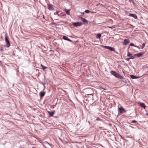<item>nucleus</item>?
<instances>
[{
  "label": "nucleus",
  "instance_id": "obj_21",
  "mask_svg": "<svg viewBox=\"0 0 148 148\" xmlns=\"http://www.w3.org/2000/svg\"><path fill=\"white\" fill-rule=\"evenodd\" d=\"M130 46H134L138 48L139 49H140V48L138 46H136L133 43H132L130 44Z\"/></svg>",
  "mask_w": 148,
  "mask_h": 148
},
{
  "label": "nucleus",
  "instance_id": "obj_16",
  "mask_svg": "<svg viewBox=\"0 0 148 148\" xmlns=\"http://www.w3.org/2000/svg\"><path fill=\"white\" fill-rule=\"evenodd\" d=\"M130 16L134 17L135 19H137V16L136 14H130Z\"/></svg>",
  "mask_w": 148,
  "mask_h": 148
},
{
  "label": "nucleus",
  "instance_id": "obj_9",
  "mask_svg": "<svg viewBox=\"0 0 148 148\" xmlns=\"http://www.w3.org/2000/svg\"><path fill=\"white\" fill-rule=\"evenodd\" d=\"M130 42V41L128 39H125L124 40L123 43V45H126Z\"/></svg>",
  "mask_w": 148,
  "mask_h": 148
},
{
  "label": "nucleus",
  "instance_id": "obj_25",
  "mask_svg": "<svg viewBox=\"0 0 148 148\" xmlns=\"http://www.w3.org/2000/svg\"><path fill=\"white\" fill-rule=\"evenodd\" d=\"M131 122L132 123H135L137 122L136 120H132L131 121Z\"/></svg>",
  "mask_w": 148,
  "mask_h": 148
},
{
  "label": "nucleus",
  "instance_id": "obj_5",
  "mask_svg": "<svg viewBox=\"0 0 148 148\" xmlns=\"http://www.w3.org/2000/svg\"><path fill=\"white\" fill-rule=\"evenodd\" d=\"M5 39L7 44L6 47H9L10 46V43L6 34L5 35Z\"/></svg>",
  "mask_w": 148,
  "mask_h": 148
},
{
  "label": "nucleus",
  "instance_id": "obj_20",
  "mask_svg": "<svg viewBox=\"0 0 148 148\" xmlns=\"http://www.w3.org/2000/svg\"><path fill=\"white\" fill-rule=\"evenodd\" d=\"M109 50H110V51H113L115 52H116L115 51V50L114 48L113 47H110Z\"/></svg>",
  "mask_w": 148,
  "mask_h": 148
},
{
  "label": "nucleus",
  "instance_id": "obj_40",
  "mask_svg": "<svg viewBox=\"0 0 148 148\" xmlns=\"http://www.w3.org/2000/svg\"><path fill=\"white\" fill-rule=\"evenodd\" d=\"M147 115H148V113H147Z\"/></svg>",
  "mask_w": 148,
  "mask_h": 148
},
{
  "label": "nucleus",
  "instance_id": "obj_31",
  "mask_svg": "<svg viewBox=\"0 0 148 148\" xmlns=\"http://www.w3.org/2000/svg\"><path fill=\"white\" fill-rule=\"evenodd\" d=\"M129 1H130V2H131V1H132V3H134V2L133 1H132V0H129Z\"/></svg>",
  "mask_w": 148,
  "mask_h": 148
},
{
  "label": "nucleus",
  "instance_id": "obj_23",
  "mask_svg": "<svg viewBox=\"0 0 148 148\" xmlns=\"http://www.w3.org/2000/svg\"><path fill=\"white\" fill-rule=\"evenodd\" d=\"M57 103V102H56V104L55 105H51L50 106V108H54L56 105Z\"/></svg>",
  "mask_w": 148,
  "mask_h": 148
},
{
  "label": "nucleus",
  "instance_id": "obj_39",
  "mask_svg": "<svg viewBox=\"0 0 148 148\" xmlns=\"http://www.w3.org/2000/svg\"><path fill=\"white\" fill-rule=\"evenodd\" d=\"M103 89L105 90V89L104 88H103Z\"/></svg>",
  "mask_w": 148,
  "mask_h": 148
},
{
  "label": "nucleus",
  "instance_id": "obj_41",
  "mask_svg": "<svg viewBox=\"0 0 148 148\" xmlns=\"http://www.w3.org/2000/svg\"><path fill=\"white\" fill-rule=\"evenodd\" d=\"M0 63H1V61H0Z\"/></svg>",
  "mask_w": 148,
  "mask_h": 148
},
{
  "label": "nucleus",
  "instance_id": "obj_38",
  "mask_svg": "<svg viewBox=\"0 0 148 148\" xmlns=\"http://www.w3.org/2000/svg\"><path fill=\"white\" fill-rule=\"evenodd\" d=\"M81 104L82 105V102H81Z\"/></svg>",
  "mask_w": 148,
  "mask_h": 148
},
{
  "label": "nucleus",
  "instance_id": "obj_30",
  "mask_svg": "<svg viewBox=\"0 0 148 148\" xmlns=\"http://www.w3.org/2000/svg\"><path fill=\"white\" fill-rule=\"evenodd\" d=\"M59 11H57L56 12H55L54 13V14H58V13H59Z\"/></svg>",
  "mask_w": 148,
  "mask_h": 148
},
{
  "label": "nucleus",
  "instance_id": "obj_3",
  "mask_svg": "<svg viewBox=\"0 0 148 148\" xmlns=\"http://www.w3.org/2000/svg\"><path fill=\"white\" fill-rule=\"evenodd\" d=\"M86 93L88 95L91 96V97L93 98V95H94V92L92 89H89L87 90Z\"/></svg>",
  "mask_w": 148,
  "mask_h": 148
},
{
  "label": "nucleus",
  "instance_id": "obj_1",
  "mask_svg": "<svg viewBox=\"0 0 148 148\" xmlns=\"http://www.w3.org/2000/svg\"><path fill=\"white\" fill-rule=\"evenodd\" d=\"M110 73L116 77L120 79H123L124 78L123 77L121 76L120 74L117 73L115 71H110Z\"/></svg>",
  "mask_w": 148,
  "mask_h": 148
},
{
  "label": "nucleus",
  "instance_id": "obj_6",
  "mask_svg": "<svg viewBox=\"0 0 148 148\" xmlns=\"http://www.w3.org/2000/svg\"><path fill=\"white\" fill-rule=\"evenodd\" d=\"M82 24L83 23H82L80 22H77L74 23L73 24V25L74 27H77V26H80L82 25Z\"/></svg>",
  "mask_w": 148,
  "mask_h": 148
},
{
  "label": "nucleus",
  "instance_id": "obj_33",
  "mask_svg": "<svg viewBox=\"0 0 148 148\" xmlns=\"http://www.w3.org/2000/svg\"><path fill=\"white\" fill-rule=\"evenodd\" d=\"M84 12H82V15H84Z\"/></svg>",
  "mask_w": 148,
  "mask_h": 148
},
{
  "label": "nucleus",
  "instance_id": "obj_17",
  "mask_svg": "<svg viewBox=\"0 0 148 148\" xmlns=\"http://www.w3.org/2000/svg\"><path fill=\"white\" fill-rule=\"evenodd\" d=\"M45 95V93L44 92L41 91L40 93V95L41 98L43 97Z\"/></svg>",
  "mask_w": 148,
  "mask_h": 148
},
{
  "label": "nucleus",
  "instance_id": "obj_43",
  "mask_svg": "<svg viewBox=\"0 0 148 148\" xmlns=\"http://www.w3.org/2000/svg\"><path fill=\"white\" fill-rule=\"evenodd\" d=\"M45 148H46L45 147Z\"/></svg>",
  "mask_w": 148,
  "mask_h": 148
},
{
  "label": "nucleus",
  "instance_id": "obj_32",
  "mask_svg": "<svg viewBox=\"0 0 148 148\" xmlns=\"http://www.w3.org/2000/svg\"><path fill=\"white\" fill-rule=\"evenodd\" d=\"M109 27L110 28H111V29H112V27Z\"/></svg>",
  "mask_w": 148,
  "mask_h": 148
},
{
  "label": "nucleus",
  "instance_id": "obj_36",
  "mask_svg": "<svg viewBox=\"0 0 148 148\" xmlns=\"http://www.w3.org/2000/svg\"><path fill=\"white\" fill-rule=\"evenodd\" d=\"M38 112H40L39 111H38V112H37V113H38Z\"/></svg>",
  "mask_w": 148,
  "mask_h": 148
},
{
  "label": "nucleus",
  "instance_id": "obj_34",
  "mask_svg": "<svg viewBox=\"0 0 148 148\" xmlns=\"http://www.w3.org/2000/svg\"><path fill=\"white\" fill-rule=\"evenodd\" d=\"M91 12V13H94V12Z\"/></svg>",
  "mask_w": 148,
  "mask_h": 148
},
{
  "label": "nucleus",
  "instance_id": "obj_35",
  "mask_svg": "<svg viewBox=\"0 0 148 148\" xmlns=\"http://www.w3.org/2000/svg\"><path fill=\"white\" fill-rule=\"evenodd\" d=\"M47 144H48L49 145H50V144H49V143H47Z\"/></svg>",
  "mask_w": 148,
  "mask_h": 148
},
{
  "label": "nucleus",
  "instance_id": "obj_18",
  "mask_svg": "<svg viewBox=\"0 0 148 148\" xmlns=\"http://www.w3.org/2000/svg\"><path fill=\"white\" fill-rule=\"evenodd\" d=\"M65 11L66 12V14L68 15H69L70 14V10H67L66 9L65 10Z\"/></svg>",
  "mask_w": 148,
  "mask_h": 148
},
{
  "label": "nucleus",
  "instance_id": "obj_8",
  "mask_svg": "<svg viewBox=\"0 0 148 148\" xmlns=\"http://www.w3.org/2000/svg\"><path fill=\"white\" fill-rule=\"evenodd\" d=\"M47 7L48 8V9L49 10H54V8L53 7V5L51 4H48L47 5Z\"/></svg>",
  "mask_w": 148,
  "mask_h": 148
},
{
  "label": "nucleus",
  "instance_id": "obj_42",
  "mask_svg": "<svg viewBox=\"0 0 148 148\" xmlns=\"http://www.w3.org/2000/svg\"><path fill=\"white\" fill-rule=\"evenodd\" d=\"M147 73H148V71L147 72Z\"/></svg>",
  "mask_w": 148,
  "mask_h": 148
},
{
  "label": "nucleus",
  "instance_id": "obj_22",
  "mask_svg": "<svg viewBox=\"0 0 148 148\" xmlns=\"http://www.w3.org/2000/svg\"><path fill=\"white\" fill-rule=\"evenodd\" d=\"M102 47H104V48H105L106 49H109V50L110 48V46H102Z\"/></svg>",
  "mask_w": 148,
  "mask_h": 148
},
{
  "label": "nucleus",
  "instance_id": "obj_12",
  "mask_svg": "<svg viewBox=\"0 0 148 148\" xmlns=\"http://www.w3.org/2000/svg\"><path fill=\"white\" fill-rule=\"evenodd\" d=\"M63 38L65 40H66L68 41H69L72 42V41L71 40H70V39L67 36H63Z\"/></svg>",
  "mask_w": 148,
  "mask_h": 148
},
{
  "label": "nucleus",
  "instance_id": "obj_27",
  "mask_svg": "<svg viewBox=\"0 0 148 148\" xmlns=\"http://www.w3.org/2000/svg\"><path fill=\"white\" fill-rule=\"evenodd\" d=\"M145 43H143L142 44V47H141V49H143L144 47H145Z\"/></svg>",
  "mask_w": 148,
  "mask_h": 148
},
{
  "label": "nucleus",
  "instance_id": "obj_14",
  "mask_svg": "<svg viewBox=\"0 0 148 148\" xmlns=\"http://www.w3.org/2000/svg\"><path fill=\"white\" fill-rule=\"evenodd\" d=\"M47 67L44 66L42 64H41L40 65V68L41 69H42L44 71L45 69H47Z\"/></svg>",
  "mask_w": 148,
  "mask_h": 148
},
{
  "label": "nucleus",
  "instance_id": "obj_19",
  "mask_svg": "<svg viewBox=\"0 0 148 148\" xmlns=\"http://www.w3.org/2000/svg\"><path fill=\"white\" fill-rule=\"evenodd\" d=\"M101 36V34L99 33L97 34L96 38H100Z\"/></svg>",
  "mask_w": 148,
  "mask_h": 148
},
{
  "label": "nucleus",
  "instance_id": "obj_7",
  "mask_svg": "<svg viewBox=\"0 0 148 148\" xmlns=\"http://www.w3.org/2000/svg\"><path fill=\"white\" fill-rule=\"evenodd\" d=\"M127 56H129L130 57V58H127L126 59V60L127 61H129V60L130 59H133V58H131V56H134V55L133 56H132V54H131V53H130L128 51V53H127Z\"/></svg>",
  "mask_w": 148,
  "mask_h": 148
},
{
  "label": "nucleus",
  "instance_id": "obj_11",
  "mask_svg": "<svg viewBox=\"0 0 148 148\" xmlns=\"http://www.w3.org/2000/svg\"><path fill=\"white\" fill-rule=\"evenodd\" d=\"M37 102V104L40 107H41L42 106H45V102Z\"/></svg>",
  "mask_w": 148,
  "mask_h": 148
},
{
  "label": "nucleus",
  "instance_id": "obj_28",
  "mask_svg": "<svg viewBox=\"0 0 148 148\" xmlns=\"http://www.w3.org/2000/svg\"><path fill=\"white\" fill-rule=\"evenodd\" d=\"M85 12H86V13H89L90 12L89 11V10H86L85 11Z\"/></svg>",
  "mask_w": 148,
  "mask_h": 148
},
{
  "label": "nucleus",
  "instance_id": "obj_26",
  "mask_svg": "<svg viewBox=\"0 0 148 148\" xmlns=\"http://www.w3.org/2000/svg\"><path fill=\"white\" fill-rule=\"evenodd\" d=\"M79 18H80V19L81 20V21H83L84 19H85V18L81 16L79 17Z\"/></svg>",
  "mask_w": 148,
  "mask_h": 148
},
{
  "label": "nucleus",
  "instance_id": "obj_15",
  "mask_svg": "<svg viewBox=\"0 0 148 148\" xmlns=\"http://www.w3.org/2000/svg\"><path fill=\"white\" fill-rule=\"evenodd\" d=\"M130 77L132 79H138L140 77H137L134 75H130Z\"/></svg>",
  "mask_w": 148,
  "mask_h": 148
},
{
  "label": "nucleus",
  "instance_id": "obj_4",
  "mask_svg": "<svg viewBox=\"0 0 148 148\" xmlns=\"http://www.w3.org/2000/svg\"><path fill=\"white\" fill-rule=\"evenodd\" d=\"M145 53V52H140L138 53H137L134 54V56H131L130 58L134 59L135 57H141Z\"/></svg>",
  "mask_w": 148,
  "mask_h": 148
},
{
  "label": "nucleus",
  "instance_id": "obj_29",
  "mask_svg": "<svg viewBox=\"0 0 148 148\" xmlns=\"http://www.w3.org/2000/svg\"><path fill=\"white\" fill-rule=\"evenodd\" d=\"M96 120L98 121H101V120H102L101 119L99 118H97L96 119Z\"/></svg>",
  "mask_w": 148,
  "mask_h": 148
},
{
  "label": "nucleus",
  "instance_id": "obj_2",
  "mask_svg": "<svg viewBox=\"0 0 148 148\" xmlns=\"http://www.w3.org/2000/svg\"><path fill=\"white\" fill-rule=\"evenodd\" d=\"M118 106V113L119 114H120L123 112H126V111L122 106L119 104Z\"/></svg>",
  "mask_w": 148,
  "mask_h": 148
},
{
  "label": "nucleus",
  "instance_id": "obj_13",
  "mask_svg": "<svg viewBox=\"0 0 148 148\" xmlns=\"http://www.w3.org/2000/svg\"><path fill=\"white\" fill-rule=\"evenodd\" d=\"M140 103V104H139V105L140 106L142 107H143V108H144V109H145V108L146 107V106L145 105V104L144 103Z\"/></svg>",
  "mask_w": 148,
  "mask_h": 148
},
{
  "label": "nucleus",
  "instance_id": "obj_24",
  "mask_svg": "<svg viewBox=\"0 0 148 148\" xmlns=\"http://www.w3.org/2000/svg\"><path fill=\"white\" fill-rule=\"evenodd\" d=\"M83 22H84V23H88V21L85 18L84 19Z\"/></svg>",
  "mask_w": 148,
  "mask_h": 148
},
{
  "label": "nucleus",
  "instance_id": "obj_37",
  "mask_svg": "<svg viewBox=\"0 0 148 148\" xmlns=\"http://www.w3.org/2000/svg\"><path fill=\"white\" fill-rule=\"evenodd\" d=\"M43 18H44V15H43Z\"/></svg>",
  "mask_w": 148,
  "mask_h": 148
},
{
  "label": "nucleus",
  "instance_id": "obj_10",
  "mask_svg": "<svg viewBox=\"0 0 148 148\" xmlns=\"http://www.w3.org/2000/svg\"><path fill=\"white\" fill-rule=\"evenodd\" d=\"M47 112L48 113V114L50 115V116H53L54 114L55 111H47Z\"/></svg>",
  "mask_w": 148,
  "mask_h": 148
}]
</instances>
